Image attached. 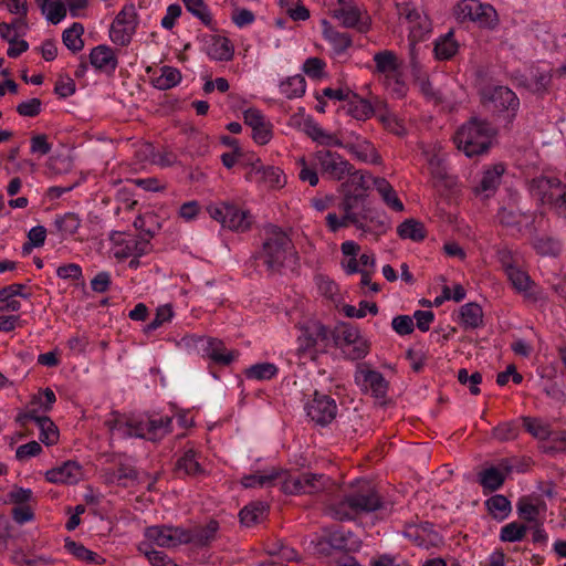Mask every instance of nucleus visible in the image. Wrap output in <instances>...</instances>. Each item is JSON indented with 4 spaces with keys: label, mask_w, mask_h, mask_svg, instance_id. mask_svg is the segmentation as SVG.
<instances>
[{
    "label": "nucleus",
    "mask_w": 566,
    "mask_h": 566,
    "mask_svg": "<svg viewBox=\"0 0 566 566\" xmlns=\"http://www.w3.org/2000/svg\"><path fill=\"white\" fill-rule=\"evenodd\" d=\"M322 475L313 473L291 474L279 467H264L252 470L240 479L244 489H271L280 485L286 495L313 494L322 489Z\"/></svg>",
    "instance_id": "1"
},
{
    "label": "nucleus",
    "mask_w": 566,
    "mask_h": 566,
    "mask_svg": "<svg viewBox=\"0 0 566 566\" xmlns=\"http://www.w3.org/2000/svg\"><path fill=\"white\" fill-rule=\"evenodd\" d=\"M104 424L112 437L138 438L151 442H158L172 432V417L159 413L128 419L112 413Z\"/></svg>",
    "instance_id": "2"
},
{
    "label": "nucleus",
    "mask_w": 566,
    "mask_h": 566,
    "mask_svg": "<svg viewBox=\"0 0 566 566\" xmlns=\"http://www.w3.org/2000/svg\"><path fill=\"white\" fill-rule=\"evenodd\" d=\"M496 136V129L485 119L472 117L462 124L453 136L458 150L474 158L486 154Z\"/></svg>",
    "instance_id": "3"
},
{
    "label": "nucleus",
    "mask_w": 566,
    "mask_h": 566,
    "mask_svg": "<svg viewBox=\"0 0 566 566\" xmlns=\"http://www.w3.org/2000/svg\"><path fill=\"white\" fill-rule=\"evenodd\" d=\"M382 507V501L377 491L368 483L332 503L327 512L339 521H350L357 516L369 514Z\"/></svg>",
    "instance_id": "4"
},
{
    "label": "nucleus",
    "mask_w": 566,
    "mask_h": 566,
    "mask_svg": "<svg viewBox=\"0 0 566 566\" xmlns=\"http://www.w3.org/2000/svg\"><path fill=\"white\" fill-rule=\"evenodd\" d=\"M315 165L319 167L322 176L332 180H342L348 177L350 181L360 188H368L370 175L352 171L353 166L338 153L331 149H321L314 153Z\"/></svg>",
    "instance_id": "5"
},
{
    "label": "nucleus",
    "mask_w": 566,
    "mask_h": 566,
    "mask_svg": "<svg viewBox=\"0 0 566 566\" xmlns=\"http://www.w3.org/2000/svg\"><path fill=\"white\" fill-rule=\"evenodd\" d=\"M315 554L331 556L334 552L343 555L357 553L361 548L360 538L349 528L333 526L324 528L322 534L312 541Z\"/></svg>",
    "instance_id": "6"
},
{
    "label": "nucleus",
    "mask_w": 566,
    "mask_h": 566,
    "mask_svg": "<svg viewBox=\"0 0 566 566\" xmlns=\"http://www.w3.org/2000/svg\"><path fill=\"white\" fill-rule=\"evenodd\" d=\"M293 244L289 235L279 227L271 226L265 231L262 248L255 253L256 261H261L268 271H280Z\"/></svg>",
    "instance_id": "7"
},
{
    "label": "nucleus",
    "mask_w": 566,
    "mask_h": 566,
    "mask_svg": "<svg viewBox=\"0 0 566 566\" xmlns=\"http://www.w3.org/2000/svg\"><path fill=\"white\" fill-rule=\"evenodd\" d=\"M483 106L506 124H511L520 107V99L507 86L486 85L480 88Z\"/></svg>",
    "instance_id": "8"
},
{
    "label": "nucleus",
    "mask_w": 566,
    "mask_h": 566,
    "mask_svg": "<svg viewBox=\"0 0 566 566\" xmlns=\"http://www.w3.org/2000/svg\"><path fill=\"white\" fill-rule=\"evenodd\" d=\"M528 190L533 198L566 220V184L555 177L539 176L530 181Z\"/></svg>",
    "instance_id": "9"
},
{
    "label": "nucleus",
    "mask_w": 566,
    "mask_h": 566,
    "mask_svg": "<svg viewBox=\"0 0 566 566\" xmlns=\"http://www.w3.org/2000/svg\"><path fill=\"white\" fill-rule=\"evenodd\" d=\"M332 346L331 329L321 323H310L300 328L296 354L300 359H316Z\"/></svg>",
    "instance_id": "10"
},
{
    "label": "nucleus",
    "mask_w": 566,
    "mask_h": 566,
    "mask_svg": "<svg viewBox=\"0 0 566 566\" xmlns=\"http://www.w3.org/2000/svg\"><path fill=\"white\" fill-rule=\"evenodd\" d=\"M331 344L342 349L350 360L365 358L370 349V343L364 338L359 329L350 323H340L331 331Z\"/></svg>",
    "instance_id": "11"
},
{
    "label": "nucleus",
    "mask_w": 566,
    "mask_h": 566,
    "mask_svg": "<svg viewBox=\"0 0 566 566\" xmlns=\"http://www.w3.org/2000/svg\"><path fill=\"white\" fill-rule=\"evenodd\" d=\"M207 211L213 220L231 231L245 232L251 228L252 216L235 202L220 201L209 205Z\"/></svg>",
    "instance_id": "12"
},
{
    "label": "nucleus",
    "mask_w": 566,
    "mask_h": 566,
    "mask_svg": "<svg viewBox=\"0 0 566 566\" xmlns=\"http://www.w3.org/2000/svg\"><path fill=\"white\" fill-rule=\"evenodd\" d=\"M187 343H191L202 358L209 359L210 374L214 378L218 377L213 370L214 366H229L237 357L235 352L228 350L224 343L214 337L192 335Z\"/></svg>",
    "instance_id": "13"
},
{
    "label": "nucleus",
    "mask_w": 566,
    "mask_h": 566,
    "mask_svg": "<svg viewBox=\"0 0 566 566\" xmlns=\"http://www.w3.org/2000/svg\"><path fill=\"white\" fill-rule=\"evenodd\" d=\"M455 14L460 20L478 22L483 28L494 29L499 23L495 9L479 0L460 1L455 7Z\"/></svg>",
    "instance_id": "14"
},
{
    "label": "nucleus",
    "mask_w": 566,
    "mask_h": 566,
    "mask_svg": "<svg viewBox=\"0 0 566 566\" xmlns=\"http://www.w3.org/2000/svg\"><path fill=\"white\" fill-rule=\"evenodd\" d=\"M145 541L151 547L158 546L161 548L172 549L185 545L184 526H176L171 524L151 525L144 531Z\"/></svg>",
    "instance_id": "15"
},
{
    "label": "nucleus",
    "mask_w": 566,
    "mask_h": 566,
    "mask_svg": "<svg viewBox=\"0 0 566 566\" xmlns=\"http://www.w3.org/2000/svg\"><path fill=\"white\" fill-rule=\"evenodd\" d=\"M307 417L321 427L328 426L337 416V403L329 395L315 391L305 405Z\"/></svg>",
    "instance_id": "16"
},
{
    "label": "nucleus",
    "mask_w": 566,
    "mask_h": 566,
    "mask_svg": "<svg viewBox=\"0 0 566 566\" xmlns=\"http://www.w3.org/2000/svg\"><path fill=\"white\" fill-rule=\"evenodd\" d=\"M396 10L399 19H403L410 24V31L413 38L421 39L431 31V22L428 15L415 3L409 1L397 2Z\"/></svg>",
    "instance_id": "17"
},
{
    "label": "nucleus",
    "mask_w": 566,
    "mask_h": 566,
    "mask_svg": "<svg viewBox=\"0 0 566 566\" xmlns=\"http://www.w3.org/2000/svg\"><path fill=\"white\" fill-rule=\"evenodd\" d=\"M382 107L384 103L380 99L376 98L375 102H370L354 93L344 104L343 112L357 120H366L374 115L378 117Z\"/></svg>",
    "instance_id": "18"
},
{
    "label": "nucleus",
    "mask_w": 566,
    "mask_h": 566,
    "mask_svg": "<svg viewBox=\"0 0 566 566\" xmlns=\"http://www.w3.org/2000/svg\"><path fill=\"white\" fill-rule=\"evenodd\" d=\"M513 289L522 294L526 300L536 302L541 298V292L537 284L531 279L530 274L520 265L509 266L505 274Z\"/></svg>",
    "instance_id": "19"
},
{
    "label": "nucleus",
    "mask_w": 566,
    "mask_h": 566,
    "mask_svg": "<svg viewBox=\"0 0 566 566\" xmlns=\"http://www.w3.org/2000/svg\"><path fill=\"white\" fill-rule=\"evenodd\" d=\"M218 531L219 523L216 520H210L206 525H198L191 528L184 527L185 545L189 544L197 549L208 548L216 539Z\"/></svg>",
    "instance_id": "20"
},
{
    "label": "nucleus",
    "mask_w": 566,
    "mask_h": 566,
    "mask_svg": "<svg viewBox=\"0 0 566 566\" xmlns=\"http://www.w3.org/2000/svg\"><path fill=\"white\" fill-rule=\"evenodd\" d=\"M82 476V468L75 461H66L63 464L48 470L45 479L55 484H75Z\"/></svg>",
    "instance_id": "21"
},
{
    "label": "nucleus",
    "mask_w": 566,
    "mask_h": 566,
    "mask_svg": "<svg viewBox=\"0 0 566 566\" xmlns=\"http://www.w3.org/2000/svg\"><path fill=\"white\" fill-rule=\"evenodd\" d=\"M496 220L502 227L512 232H521L523 224L533 222L534 217L513 207H501L496 213Z\"/></svg>",
    "instance_id": "22"
},
{
    "label": "nucleus",
    "mask_w": 566,
    "mask_h": 566,
    "mask_svg": "<svg viewBox=\"0 0 566 566\" xmlns=\"http://www.w3.org/2000/svg\"><path fill=\"white\" fill-rule=\"evenodd\" d=\"M504 171L505 167L503 164H495L488 168L483 172L480 182L474 188L475 193L483 196L484 198L493 196L501 184V178Z\"/></svg>",
    "instance_id": "23"
},
{
    "label": "nucleus",
    "mask_w": 566,
    "mask_h": 566,
    "mask_svg": "<svg viewBox=\"0 0 566 566\" xmlns=\"http://www.w3.org/2000/svg\"><path fill=\"white\" fill-rule=\"evenodd\" d=\"M357 229L365 233L380 234L386 231L385 218L370 208L363 207L357 211Z\"/></svg>",
    "instance_id": "24"
},
{
    "label": "nucleus",
    "mask_w": 566,
    "mask_h": 566,
    "mask_svg": "<svg viewBox=\"0 0 566 566\" xmlns=\"http://www.w3.org/2000/svg\"><path fill=\"white\" fill-rule=\"evenodd\" d=\"M269 509V504L263 501L249 503L239 513L241 524L251 527L261 523L268 516Z\"/></svg>",
    "instance_id": "25"
},
{
    "label": "nucleus",
    "mask_w": 566,
    "mask_h": 566,
    "mask_svg": "<svg viewBox=\"0 0 566 566\" xmlns=\"http://www.w3.org/2000/svg\"><path fill=\"white\" fill-rule=\"evenodd\" d=\"M459 323L465 329H476L483 325L482 307L474 302L467 303L460 307Z\"/></svg>",
    "instance_id": "26"
},
{
    "label": "nucleus",
    "mask_w": 566,
    "mask_h": 566,
    "mask_svg": "<svg viewBox=\"0 0 566 566\" xmlns=\"http://www.w3.org/2000/svg\"><path fill=\"white\" fill-rule=\"evenodd\" d=\"M107 479L111 483H115L118 486L128 488L138 482L139 472L135 467L120 463L108 473Z\"/></svg>",
    "instance_id": "27"
},
{
    "label": "nucleus",
    "mask_w": 566,
    "mask_h": 566,
    "mask_svg": "<svg viewBox=\"0 0 566 566\" xmlns=\"http://www.w3.org/2000/svg\"><path fill=\"white\" fill-rule=\"evenodd\" d=\"M90 61L97 70H115L117 66L115 51L107 45H98L94 48L90 54Z\"/></svg>",
    "instance_id": "28"
},
{
    "label": "nucleus",
    "mask_w": 566,
    "mask_h": 566,
    "mask_svg": "<svg viewBox=\"0 0 566 566\" xmlns=\"http://www.w3.org/2000/svg\"><path fill=\"white\" fill-rule=\"evenodd\" d=\"M306 135L316 144L325 147L340 146L339 138L325 129H323L317 123L308 120L305 123Z\"/></svg>",
    "instance_id": "29"
},
{
    "label": "nucleus",
    "mask_w": 566,
    "mask_h": 566,
    "mask_svg": "<svg viewBox=\"0 0 566 566\" xmlns=\"http://www.w3.org/2000/svg\"><path fill=\"white\" fill-rule=\"evenodd\" d=\"M478 482L483 490V494L486 495L500 490L505 479L499 469L489 467L479 473Z\"/></svg>",
    "instance_id": "30"
},
{
    "label": "nucleus",
    "mask_w": 566,
    "mask_h": 566,
    "mask_svg": "<svg viewBox=\"0 0 566 566\" xmlns=\"http://www.w3.org/2000/svg\"><path fill=\"white\" fill-rule=\"evenodd\" d=\"M322 24L323 35L336 53H342L352 45V38L347 32H338L327 20H323Z\"/></svg>",
    "instance_id": "31"
},
{
    "label": "nucleus",
    "mask_w": 566,
    "mask_h": 566,
    "mask_svg": "<svg viewBox=\"0 0 566 566\" xmlns=\"http://www.w3.org/2000/svg\"><path fill=\"white\" fill-rule=\"evenodd\" d=\"M373 181L376 190L388 207L397 212L403 210V203L398 198L396 190L385 178L377 177Z\"/></svg>",
    "instance_id": "32"
},
{
    "label": "nucleus",
    "mask_w": 566,
    "mask_h": 566,
    "mask_svg": "<svg viewBox=\"0 0 566 566\" xmlns=\"http://www.w3.org/2000/svg\"><path fill=\"white\" fill-rule=\"evenodd\" d=\"M333 17L342 20V24L346 28L357 27L359 32H366L368 29L365 24H359L360 10L356 6H347L335 9L333 11Z\"/></svg>",
    "instance_id": "33"
},
{
    "label": "nucleus",
    "mask_w": 566,
    "mask_h": 566,
    "mask_svg": "<svg viewBox=\"0 0 566 566\" xmlns=\"http://www.w3.org/2000/svg\"><path fill=\"white\" fill-rule=\"evenodd\" d=\"M535 251L544 256H557L563 250V242L555 237L537 235L533 240Z\"/></svg>",
    "instance_id": "34"
},
{
    "label": "nucleus",
    "mask_w": 566,
    "mask_h": 566,
    "mask_svg": "<svg viewBox=\"0 0 566 566\" xmlns=\"http://www.w3.org/2000/svg\"><path fill=\"white\" fill-rule=\"evenodd\" d=\"M144 82H149L155 88L166 91L181 82V73H146L142 75Z\"/></svg>",
    "instance_id": "35"
},
{
    "label": "nucleus",
    "mask_w": 566,
    "mask_h": 566,
    "mask_svg": "<svg viewBox=\"0 0 566 566\" xmlns=\"http://www.w3.org/2000/svg\"><path fill=\"white\" fill-rule=\"evenodd\" d=\"M176 470L184 472L187 475H200L203 473V468L198 461V453L193 449H188L176 462Z\"/></svg>",
    "instance_id": "36"
},
{
    "label": "nucleus",
    "mask_w": 566,
    "mask_h": 566,
    "mask_svg": "<svg viewBox=\"0 0 566 566\" xmlns=\"http://www.w3.org/2000/svg\"><path fill=\"white\" fill-rule=\"evenodd\" d=\"M64 547L67 553L73 555L78 560L86 562L87 564L99 565L104 562V559L97 553L90 551L78 542L66 539Z\"/></svg>",
    "instance_id": "37"
},
{
    "label": "nucleus",
    "mask_w": 566,
    "mask_h": 566,
    "mask_svg": "<svg viewBox=\"0 0 566 566\" xmlns=\"http://www.w3.org/2000/svg\"><path fill=\"white\" fill-rule=\"evenodd\" d=\"M458 49L459 44L454 40V33L449 31L436 41L433 52L438 60H449L457 53Z\"/></svg>",
    "instance_id": "38"
},
{
    "label": "nucleus",
    "mask_w": 566,
    "mask_h": 566,
    "mask_svg": "<svg viewBox=\"0 0 566 566\" xmlns=\"http://www.w3.org/2000/svg\"><path fill=\"white\" fill-rule=\"evenodd\" d=\"M35 2L53 24H57L66 15L65 4L61 0H35Z\"/></svg>",
    "instance_id": "39"
},
{
    "label": "nucleus",
    "mask_w": 566,
    "mask_h": 566,
    "mask_svg": "<svg viewBox=\"0 0 566 566\" xmlns=\"http://www.w3.org/2000/svg\"><path fill=\"white\" fill-rule=\"evenodd\" d=\"M489 513L497 521H503L512 511L511 502L502 494H495L485 501Z\"/></svg>",
    "instance_id": "40"
},
{
    "label": "nucleus",
    "mask_w": 566,
    "mask_h": 566,
    "mask_svg": "<svg viewBox=\"0 0 566 566\" xmlns=\"http://www.w3.org/2000/svg\"><path fill=\"white\" fill-rule=\"evenodd\" d=\"M306 82L302 73H295L280 83V92L287 98H296L305 93Z\"/></svg>",
    "instance_id": "41"
},
{
    "label": "nucleus",
    "mask_w": 566,
    "mask_h": 566,
    "mask_svg": "<svg viewBox=\"0 0 566 566\" xmlns=\"http://www.w3.org/2000/svg\"><path fill=\"white\" fill-rule=\"evenodd\" d=\"M82 220L74 212L56 214L54 219L55 229L63 235H74L81 227Z\"/></svg>",
    "instance_id": "42"
},
{
    "label": "nucleus",
    "mask_w": 566,
    "mask_h": 566,
    "mask_svg": "<svg viewBox=\"0 0 566 566\" xmlns=\"http://www.w3.org/2000/svg\"><path fill=\"white\" fill-rule=\"evenodd\" d=\"M522 429V420L512 419L510 421L500 422L493 428L492 433L499 441H511L518 437Z\"/></svg>",
    "instance_id": "43"
},
{
    "label": "nucleus",
    "mask_w": 566,
    "mask_h": 566,
    "mask_svg": "<svg viewBox=\"0 0 566 566\" xmlns=\"http://www.w3.org/2000/svg\"><path fill=\"white\" fill-rule=\"evenodd\" d=\"M397 233L401 239H410L419 242L426 238V230L421 222L415 219H407L397 228Z\"/></svg>",
    "instance_id": "44"
},
{
    "label": "nucleus",
    "mask_w": 566,
    "mask_h": 566,
    "mask_svg": "<svg viewBox=\"0 0 566 566\" xmlns=\"http://www.w3.org/2000/svg\"><path fill=\"white\" fill-rule=\"evenodd\" d=\"M364 386L368 388L371 394L377 398H382L387 392V381L377 370H367L364 373Z\"/></svg>",
    "instance_id": "45"
},
{
    "label": "nucleus",
    "mask_w": 566,
    "mask_h": 566,
    "mask_svg": "<svg viewBox=\"0 0 566 566\" xmlns=\"http://www.w3.org/2000/svg\"><path fill=\"white\" fill-rule=\"evenodd\" d=\"M298 178L303 182H308L310 186L314 187L318 184V171L319 167L315 165V155L308 157V159L302 158L298 163Z\"/></svg>",
    "instance_id": "46"
},
{
    "label": "nucleus",
    "mask_w": 566,
    "mask_h": 566,
    "mask_svg": "<svg viewBox=\"0 0 566 566\" xmlns=\"http://www.w3.org/2000/svg\"><path fill=\"white\" fill-rule=\"evenodd\" d=\"M208 54L213 60L228 61L233 55V46L227 38L216 36L208 48Z\"/></svg>",
    "instance_id": "47"
},
{
    "label": "nucleus",
    "mask_w": 566,
    "mask_h": 566,
    "mask_svg": "<svg viewBox=\"0 0 566 566\" xmlns=\"http://www.w3.org/2000/svg\"><path fill=\"white\" fill-rule=\"evenodd\" d=\"M279 368L272 363H258L245 369V377L253 380H270L277 375Z\"/></svg>",
    "instance_id": "48"
},
{
    "label": "nucleus",
    "mask_w": 566,
    "mask_h": 566,
    "mask_svg": "<svg viewBox=\"0 0 566 566\" xmlns=\"http://www.w3.org/2000/svg\"><path fill=\"white\" fill-rule=\"evenodd\" d=\"M522 428H524L532 437L538 440H546L551 437V428L541 419L532 417H522Z\"/></svg>",
    "instance_id": "49"
},
{
    "label": "nucleus",
    "mask_w": 566,
    "mask_h": 566,
    "mask_svg": "<svg viewBox=\"0 0 566 566\" xmlns=\"http://www.w3.org/2000/svg\"><path fill=\"white\" fill-rule=\"evenodd\" d=\"M84 32V28L81 23L75 22L71 28L64 30L62 34L63 43L67 49L72 52H77L82 50L84 43L82 40V34Z\"/></svg>",
    "instance_id": "50"
},
{
    "label": "nucleus",
    "mask_w": 566,
    "mask_h": 566,
    "mask_svg": "<svg viewBox=\"0 0 566 566\" xmlns=\"http://www.w3.org/2000/svg\"><path fill=\"white\" fill-rule=\"evenodd\" d=\"M528 527L524 524H521L516 521L505 524L501 527L500 531V541L507 543H515L522 541Z\"/></svg>",
    "instance_id": "51"
},
{
    "label": "nucleus",
    "mask_w": 566,
    "mask_h": 566,
    "mask_svg": "<svg viewBox=\"0 0 566 566\" xmlns=\"http://www.w3.org/2000/svg\"><path fill=\"white\" fill-rule=\"evenodd\" d=\"M376 71H398L402 67L394 51L384 50L374 55Z\"/></svg>",
    "instance_id": "52"
},
{
    "label": "nucleus",
    "mask_w": 566,
    "mask_h": 566,
    "mask_svg": "<svg viewBox=\"0 0 566 566\" xmlns=\"http://www.w3.org/2000/svg\"><path fill=\"white\" fill-rule=\"evenodd\" d=\"M428 169L431 174L434 185H438L447 177V169L442 157L439 154L426 151Z\"/></svg>",
    "instance_id": "53"
},
{
    "label": "nucleus",
    "mask_w": 566,
    "mask_h": 566,
    "mask_svg": "<svg viewBox=\"0 0 566 566\" xmlns=\"http://www.w3.org/2000/svg\"><path fill=\"white\" fill-rule=\"evenodd\" d=\"M174 317L172 306L164 304L157 307L155 317L144 327L145 334H150L161 327L164 324L169 323Z\"/></svg>",
    "instance_id": "54"
},
{
    "label": "nucleus",
    "mask_w": 566,
    "mask_h": 566,
    "mask_svg": "<svg viewBox=\"0 0 566 566\" xmlns=\"http://www.w3.org/2000/svg\"><path fill=\"white\" fill-rule=\"evenodd\" d=\"M36 427L40 430L39 439L42 443H44L45 446H52L57 441V427L49 417L43 416L41 419H39V424Z\"/></svg>",
    "instance_id": "55"
},
{
    "label": "nucleus",
    "mask_w": 566,
    "mask_h": 566,
    "mask_svg": "<svg viewBox=\"0 0 566 566\" xmlns=\"http://www.w3.org/2000/svg\"><path fill=\"white\" fill-rule=\"evenodd\" d=\"M137 549L151 566H165L170 558L166 553L151 547L149 543H139Z\"/></svg>",
    "instance_id": "56"
},
{
    "label": "nucleus",
    "mask_w": 566,
    "mask_h": 566,
    "mask_svg": "<svg viewBox=\"0 0 566 566\" xmlns=\"http://www.w3.org/2000/svg\"><path fill=\"white\" fill-rule=\"evenodd\" d=\"M186 9L197 17L205 25L210 27L212 17L203 0H182Z\"/></svg>",
    "instance_id": "57"
},
{
    "label": "nucleus",
    "mask_w": 566,
    "mask_h": 566,
    "mask_svg": "<svg viewBox=\"0 0 566 566\" xmlns=\"http://www.w3.org/2000/svg\"><path fill=\"white\" fill-rule=\"evenodd\" d=\"M151 163L163 168L171 167L178 163V155L168 147L150 149Z\"/></svg>",
    "instance_id": "58"
},
{
    "label": "nucleus",
    "mask_w": 566,
    "mask_h": 566,
    "mask_svg": "<svg viewBox=\"0 0 566 566\" xmlns=\"http://www.w3.org/2000/svg\"><path fill=\"white\" fill-rule=\"evenodd\" d=\"M261 174L262 180L271 188L282 187L285 182L282 170L274 166H262L258 170Z\"/></svg>",
    "instance_id": "59"
},
{
    "label": "nucleus",
    "mask_w": 566,
    "mask_h": 566,
    "mask_svg": "<svg viewBox=\"0 0 566 566\" xmlns=\"http://www.w3.org/2000/svg\"><path fill=\"white\" fill-rule=\"evenodd\" d=\"M136 28H129L126 25H116L112 23L109 30L111 40L118 45L125 46L130 43L132 36L135 33Z\"/></svg>",
    "instance_id": "60"
},
{
    "label": "nucleus",
    "mask_w": 566,
    "mask_h": 566,
    "mask_svg": "<svg viewBox=\"0 0 566 566\" xmlns=\"http://www.w3.org/2000/svg\"><path fill=\"white\" fill-rule=\"evenodd\" d=\"M28 286L22 283H13L0 289V302L15 298L17 296L28 300L31 293L27 291Z\"/></svg>",
    "instance_id": "61"
},
{
    "label": "nucleus",
    "mask_w": 566,
    "mask_h": 566,
    "mask_svg": "<svg viewBox=\"0 0 566 566\" xmlns=\"http://www.w3.org/2000/svg\"><path fill=\"white\" fill-rule=\"evenodd\" d=\"M517 513L520 518L536 524L539 515V506L530 500L523 499L517 504Z\"/></svg>",
    "instance_id": "62"
},
{
    "label": "nucleus",
    "mask_w": 566,
    "mask_h": 566,
    "mask_svg": "<svg viewBox=\"0 0 566 566\" xmlns=\"http://www.w3.org/2000/svg\"><path fill=\"white\" fill-rule=\"evenodd\" d=\"M113 23L116 25H126L129 28H137L138 17L135 6L133 3L126 4L116 15Z\"/></svg>",
    "instance_id": "63"
},
{
    "label": "nucleus",
    "mask_w": 566,
    "mask_h": 566,
    "mask_svg": "<svg viewBox=\"0 0 566 566\" xmlns=\"http://www.w3.org/2000/svg\"><path fill=\"white\" fill-rule=\"evenodd\" d=\"M56 401L54 391L51 388H45L34 396L31 400V406L43 411L52 409L53 403Z\"/></svg>",
    "instance_id": "64"
}]
</instances>
